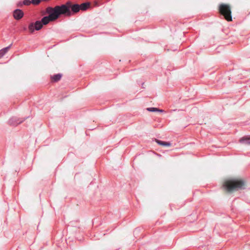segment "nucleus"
<instances>
[{"instance_id": "obj_1", "label": "nucleus", "mask_w": 250, "mask_h": 250, "mask_svg": "<svg viewBox=\"0 0 250 250\" xmlns=\"http://www.w3.org/2000/svg\"><path fill=\"white\" fill-rule=\"evenodd\" d=\"M89 5V3H83L79 5L78 4H72L70 1H68L65 4L57 6V7H60V11H61V12H62L61 15L70 16L72 15V12L76 13L80 10H86Z\"/></svg>"}, {"instance_id": "obj_2", "label": "nucleus", "mask_w": 250, "mask_h": 250, "mask_svg": "<svg viewBox=\"0 0 250 250\" xmlns=\"http://www.w3.org/2000/svg\"><path fill=\"white\" fill-rule=\"evenodd\" d=\"M245 187V181L239 178L227 180L223 184V187L228 192L244 189Z\"/></svg>"}, {"instance_id": "obj_3", "label": "nucleus", "mask_w": 250, "mask_h": 250, "mask_svg": "<svg viewBox=\"0 0 250 250\" xmlns=\"http://www.w3.org/2000/svg\"><path fill=\"white\" fill-rule=\"evenodd\" d=\"M61 12L60 11V7L57 6L53 8L48 7L46 9V12L48 14V16L44 17L41 20L43 25H46L49 22L54 21L58 19L61 15Z\"/></svg>"}, {"instance_id": "obj_4", "label": "nucleus", "mask_w": 250, "mask_h": 250, "mask_svg": "<svg viewBox=\"0 0 250 250\" xmlns=\"http://www.w3.org/2000/svg\"><path fill=\"white\" fill-rule=\"evenodd\" d=\"M220 13L228 21H232L230 6L227 4H221L219 7Z\"/></svg>"}, {"instance_id": "obj_5", "label": "nucleus", "mask_w": 250, "mask_h": 250, "mask_svg": "<svg viewBox=\"0 0 250 250\" xmlns=\"http://www.w3.org/2000/svg\"><path fill=\"white\" fill-rule=\"evenodd\" d=\"M42 23L41 21H36L35 23H31L29 25L28 29L29 31L32 33L34 32V30H39L42 27Z\"/></svg>"}, {"instance_id": "obj_6", "label": "nucleus", "mask_w": 250, "mask_h": 250, "mask_svg": "<svg viewBox=\"0 0 250 250\" xmlns=\"http://www.w3.org/2000/svg\"><path fill=\"white\" fill-rule=\"evenodd\" d=\"M13 15L16 20H19L23 17L24 14L21 10L16 9L14 11Z\"/></svg>"}, {"instance_id": "obj_7", "label": "nucleus", "mask_w": 250, "mask_h": 250, "mask_svg": "<svg viewBox=\"0 0 250 250\" xmlns=\"http://www.w3.org/2000/svg\"><path fill=\"white\" fill-rule=\"evenodd\" d=\"M239 142L242 144L250 145V136H247L240 138Z\"/></svg>"}, {"instance_id": "obj_8", "label": "nucleus", "mask_w": 250, "mask_h": 250, "mask_svg": "<svg viewBox=\"0 0 250 250\" xmlns=\"http://www.w3.org/2000/svg\"><path fill=\"white\" fill-rule=\"evenodd\" d=\"M62 75L61 74H55L51 76V81L52 82H57L61 80Z\"/></svg>"}, {"instance_id": "obj_9", "label": "nucleus", "mask_w": 250, "mask_h": 250, "mask_svg": "<svg viewBox=\"0 0 250 250\" xmlns=\"http://www.w3.org/2000/svg\"><path fill=\"white\" fill-rule=\"evenodd\" d=\"M156 142L158 145H159L160 146H167V147L171 146V144L168 142H165V141H160L159 140H156Z\"/></svg>"}, {"instance_id": "obj_10", "label": "nucleus", "mask_w": 250, "mask_h": 250, "mask_svg": "<svg viewBox=\"0 0 250 250\" xmlns=\"http://www.w3.org/2000/svg\"><path fill=\"white\" fill-rule=\"evenodd\" d=\"M10 46L6 47L0 50V58H2L9 50Z\"/></svg>"}, {"instance_id": "obj_11", "label": "nucleus", "mask_w": 250, "mask_h": 250, "mask_svg": "<svg viewBox=\"0 0 250 250\" xmlns=\"http://www.w3.org/2000/svg\"><path fill=\"white\" fill-rule=\"evenodd\" d=\"M146 110L149 112H163V110L159 109L156 107H148L146 108Z\"/></svg>"}, {"instance_id": "obj_12", "label": "nucleus", "mask_w": 250, "mask_h": 250, "mask_svg": "<svg viewBox=\"0 0 250 250\" xmlns=\"http://www.w3.org/2000/svg\"><path fill=\"white\" fill-rule=\"evenodd\" d=\"M41 1V0H32L31 2L33 4L38 5L40 3Z\"/></svg>"}, {"instance_id": "obj_13", "label": "nucleus", "mask_w": 250, "mask_h": 250, "mask_svg": "<svg viewBox=\"0 0 250 250\" xmlns=\"http://www.w3.org/2000/svg\"><path fill=\"white\" fill-rule=\"evenodd\" d=\"M23 3L24 5H29L31 3H32V2H31V1H30L29 0H24L23 1Z\"/></svg>"}]
</instances>
